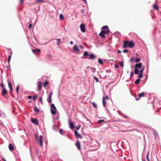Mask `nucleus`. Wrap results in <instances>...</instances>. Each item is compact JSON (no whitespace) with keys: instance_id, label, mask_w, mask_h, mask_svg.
<instances>
[{"instance_id":"e433bc0d","label":"nucleus","mask_w":161,"mask_h":161,"mask_svg":"<svg viewBox=\"0 0 161 161\" xmlns=\"http://www.w3.org/2000/svg\"><path fill=\"white\" fill-rule=\"evenodd\" d=\"M153 6L155 9L158 10V7L156 5V4H155L153 5Z\"/></svg>"},{"instance_id":"0eeeda50","label":"nucleus","mask_w":161,"mask_h":161,"mask_svg":"<svg viewBox=\"0 0 161 161\" xmlns=\"http://www.w3.org/2000/svg\"><path fill=\"white\" fill-rule=\"evenodd\" d=\"M31 121L32 123L36 125L39 124V121L36 119H31Z\"/></svg>"},{"instance_id":"f8f14e48","label":"nucleus","mask_w":161,"mask_h":161,"mask_svg":"<svg viewBox=\"0 0 161 161\" xmlns=\"http://www.w3.org/2000/svg\"><path fill=\"white\" fill-rule=\"evenodd\" d=\"M69 127L71 129H73L75 128V126L74 125L73 123L72 122H69Z\"/></svg>"},{"instance_id":"c85d7f7f","label":"nucleus","mask_w":161,"mask_h":161,"mask_svg":"<svg viewBox=\"0 0 161 161\" xmlns=\"http://www.w3.org/2000/svg\"><path fill=\"white\" fill-rule=\"evenodd\" d=\"M64 17L63 15L61 14L59 15V19L60 20H62L64 19Z\"/></svg>"},{"instance_id":"f704fd0d","label":"nucleus","mask_w":161,"mask_h":161,"mask_svg":"<svg viewBox=\"0 0 161 161\" xmlns=\"http://www.w3.org/2000/svg\"><path fill=\"white\" fill-rule=\"evenodd\" d=\"M91 71L93 73H94L96 71V69L93 68H91Z\"/></svg>"},{"instance_id":"2f4dec72","label":"nucleus","mask_w":161,"mask_h":161,"mask_svg":"<svg viewBox=\"0 0 161 161\" xmlns=\"http://www.w3.org/2000/svg\"><path fill=\"white\" fill-rule=\"evenodd\" d=\"M63 130L62 129H61L59 131V132L62 135H63L64 134V133L63 132Z\"/></svg>"},{"instance_id":"0e129e2a","label":"nucleus","mask_w":161,"mask_h":161,"mask_svg":"<svg viewBox=\"0 0 161 161\" xmlns=\"http://www.w3.org/2000/svg\"><path fill=\"white\" fill-rule=\"evenodd\" d=\"M79 46H80V48H81L83 49V47L81 45H79Z\"/></svg>"},{"instance_id":"a18cd8bd","label":"nucleus","mask_w":161,"mask_h":161,"mask_svg":"<svg viewBox=\"0 0 161 161\" xmlns=\"http://www.w3.org/2000/svg\"><path fill=\"white\" fill-rule=\"evenodd\" d=\"M36 52H38L39 53H40L41 52L40 50V49H36Z\"/></svg>"},{"instance_id":"49530a36","label":"nucleus","mask_w":161,"mask_h":161,"mask_svg":"<svg viewBox=\"0 0 161 161\" xmlns=\"http://www.w3.org/2000/svg\"><path fill=\"white\" fill-rule=\"evenodd\" d=\"M94 78L96 80L97 82H98V79L95 76H94Z\"/></svg>"},{"instance_id":"69168bd1","label":"nucleus","mask_w":161,"mask_h":161,"mask_svg":"<svg viewBox=\"0 0 161 161\" xmlns=\"http://www.w3.org/2000/svg\"><path fill=\"white\" fill-rule=\"evenodd\" d=\"M123 116H124V117L126 118H128V119L129 118V117H128L127 116L125 115H124Z\"/></svg>"},{"instance_id":"a878e982","label":"nucleus","mask_w":161,"mask_h":161,"mask_svg":"<svg viewBox=\"0 0 161 161\" xmlns=\"http://www.w3.org/2000/svg\"><path fill=\"white\" fill-rule=\"evenodd\" d=\"M99 36H101L102 37H103V38H104L105 37V35H104V34L102 32H101L99 34Z\"/></svg>"},{"instance_id":"3c124183","label":"nucleus","mask_w":161,"mask_h":161,"mask_svg":"<svg viewBox=\"0 0 161 161\" xmlns=\"http://www.w3.org/2000/svg\"><path fill=\"white\" fill-rule=\"evenodd\" d=\"M27 98L29 99H31L32 98V97L31 96H29L27 97Z\"/></svg>"},{"instance_id":"09e8293b","label":"nucleus","mask_w":161,"mask_h":161,"mask_svg":"<svg viewBox=\"0 0 161 161\" xmlns=\"http://www.w3.org/2000/svg\"><path fill=\"white\" fill-rule=\"evenodd\" d=\"M48 57V58H51L52 57V55L51 54H49L47 55Z\"/></svg>"},{"instance_id":"72a5a7b5","label":"nucleus","mask_w":161,"mask_h":161,"mask_svg":"<svg viewBox=\"0 0 161 161\" xmlns=\"http://www.w3.org/2000/svg\"><path fill=\"white\" fill-rule=\"evenodd\" d=\"M48 81H45L44 83H43V86H44V87H45L46 86V85H47L48 84Z\"/></svg>"},{"instance_id":"20e7f679","label":"nucleus","mask_w":161,"mask_h":161,"mask_svg":"<svg viewBox=\"0 0 161 161\" xmlns=\"http://www.w3.org/2000/svg\"><path fill=\"white\" fill-rule=\"evenodd\" d=\"M144 66H143L140 70L139 71V74L138 77L139 78H141L143 77V72L144 70Z\"/></svg>"},{"instance_id":"c03bdc74","label":"nucleus","mask_w":161,"mask_h":161,"mask_svg":"<svg viewBox=\"0 0 161 161\" xmlns=\"http://www.w3.org/2000/svg\"><path fill=\"white\" fill-rule=\"evenodd\" d=\"M134 75V73L132 71H131L130 73V77H132Z\"/></svg>"},{"instance_id":"ddd939ff","label":"nucleus","mask_w":161,"mask_h":161,"mask_svg":"<svg viewBox=\"0 0 161 161\" xmlns=\"http://www.w3.org/2000/svg\"><path fill=\"white\" fill-rule=\"evenodd\" d=\"M73 49L75 51L78 52L79 51V49L78 47L75 44L73 47Z\"/></svg>"},{"instance_id":"473e14b6","label":"nucleus","mask_w":161,"mask_h":161,"mask_svg":"<svg viewBox=\"0 0 161 161\" xmlns=\"http://www.w3.org/2000/svg\"><path fill=\"white\" fill-rule=\"evenodd\" d=\"M119 64L122 67H123L124 66V63L123 62H122V61H120L119 62Z\"/></svg>"},{"instance_id":"6ab92c4d","label":"nucleus","mask_w":161,"mask_h":161,"mask_svg":"<svg viewBox=\"0 0 161 161\" xmlns=\"http://www.w3.org/2000/svg\"><path fill=\"white\" fill-rule=\"evenodd\" d=\"M89 54L88 52L87 51H85L83 53V56L84 57H87V56L88 55H89Z\"/></svg>"},{"instance_id":"13d9d810","label":"nucleus","mask_w":161,"mask_h":161,"mask_svg":"<svg viewBox=\"0 0 161 161\" xmlns=\"http://www.w3.org/2000/svg\"><path fill=\"white\" fill-rule=\"evenodd\" d=\"M23 1L24 0H20V3L21 4H22L23 3Z\"/></svg>"},{"instance_id":"4be33fe9","label":"nucleus","mask_w":161,"mask_h":161,"mask_svg":"<svg viewBox=\"0 0 161 161\" xmlns=\"http://www.w3.org/2000/svg\"><path fill=\"white\" fill-rule=\"evenodd\" d=\"M58 126L54 125L53 127V129L55 130H57L58 128Z\"/></svg>"},{"instance_id":"c756f323","label":"nucleus","mask_w":161,"mask_h":161,"mask_svg":"<svg viewBox=\"0 0 161 161\" xmlns=\"http://www.w3.org/2000/svg\"><path fill=\"white\" fill-rule=\"evenodd\" d=\"M92 104L94 108H97V105L94 102H92Z\"/></svg>"},{"instance_id":"5701e85b","label":"nucleus","mask_w":161,"mask_h":161,"mask_svg":"<svg viewBox=\"0 0 161 161\" xmlns=\"http://www.w3.org/2000/svg\"><path fill=\"white\" fill-rule=\"evenodd\" d=\"M34 110L36 112H39L40 111V110L36 107H34Z\"/></svg>"},{"instance_id":"603ef678","label":"nucleus","mask_w":161,"mask_h":161,"mask_svg":"<svg viewBox=\"0 0 161 161\" xmlns=\"http://www.w3.org/2000/svg\"><path fill=\"white\" fill-rule=\"evenodd\" d=\"M123 52L124 53H126L128 52V51L127 50H124Z\"/></svg>"},{"instance_id":"b1692460","label":"nucleus","mask_w":161,"mask_h":161,"mask_svg":"<svg viewBox=\"0 0 161 161\" xmlns=\"http://www.w3.org/2000/svg\"><path fill=\"white\" fill-rule=\"evenodd\" d=\"M98 63L101 65H103V62L102 60L100 58H99L98 59Z\"/></svg>"},{"instance_id":"338daca9","label":"nucleus","mask_w":161,"mask_h":161,"mask_svg":"<svg viewBox=\"0 0 161 161\" xmlns=\"http://www.w3.org/2000/svg\"><path fill=\"white\" fill-rule=\"evenodd\" d=\"M59 116L58 115V117L56 118V119L57 120H58L59 119Z\"/></svg>"},{"instance_id":"5fc2aeb1","label":"nucleus","mask_w":161,"mask_h":161,"mask_svg":"<svg viewBox=\"0 0 161 161\" xmlns=\"http://www.w3.org/2000/svg\"><path fill=\"white\" fill-rule=\"evenodd\" d=\"M32 51L33 53H35L36 52V49H32Z\"/></svg>"},{"instance_id":"58836bf2","label":"nucleus","mask_w":161,"mask_h":161,"mask_svg":"<svg viewBox=\"0 0 161 161\" xmlns=\"http://www.w3.org/2000/svg\"><path fill=\"white\" fill-rule=\"evenodd\" d=\"M37 97V96L36 95H34L33 97V101H35Z\"/></svg>"},{"instance_id":"6e6d98bb","label":"nucleus","mask_w":161,"mask_h":161,"mask_svg":"<svg viewBox=\"0 0 161 161\" xmlns=\"http://www.w3.org/2000/svg\"><path fill=\"white\" fill-rule=\"evenodd\" d=\"M42 97H40L38 99V101H42Z\"/></svg>"},{"instance_id":"bf43d9fd","label":"nucleus","mask_w":161,"mask_h":161,"mask_svg":"<svg viewBox=\"0 0 161 161\" xmlns=\"http://www.w3.org/2000/svg\"><path fill=\"white\" fill-rule=\"evenodd\" d=\"M99 121L100 123H101L102 122H103L104 121V120H100V121Z\"/></svg>"},{"instance_id":"412c9836","label":"nucleus","mask_w":161,"mask_h":161,"mask_svg":"<svg viewBox=\"0 0 161 161\" xmlns=\"http://www.w3.org/2000/svg\"><path fill=\"white\" fill-rule=\"evenodd\" d=\"M101 29H105V30H108V29H109L107 25H105V26H103L101 28Z\"/></svg>"},{"instance_id":"2eb2a0df","label":"nucleus","mask_w":161,"mask_h":161,"mask_svg":"<svg viewBox=\"0 0 161 161\" xmlns=\"http://www.w3.org/2000/svg\"><path fill=\"white\" fill-rule=\"evenodd\" d=\"M8 84L9 86V88L10 90L11 91L13 90V88L12 87V86L10 82V81L8 80Z\"/></svg>"},{"instance_id":"4468645a","label":"nucleus","mask_w":161,"mask_h":161,"mask_svg":"<svg viewBox=\"0 0 161 161\" xmlns=\"http://www.w3.org/2000/svg\"><path fill=\"white\" fill-rule=\"evenodd\" d=\"M9 149L10 151H13L14 150V147L13 145L11 144L9 145Z\"/></svg>"},{"instance_id":"423d86ee","label":"nucleus","mask_w":161,"mask_h":161,"mask_svg":"<svg viewBox=\"0 0 161 161\" xmlns=\"http://www.w3.org/2000/svg\"><path fill=\"white\" fill-rule=\"evenodd\" d=\"M74 133L75 136H76V137L77 138H80V139L82 138V136L80 134H79L78 132L76 130H75L74 131Z\"/></svg>"},{"instance_id":"f3484780","label":"nucleus","mask_w":161,"mask_h":161,"mask_svg":"<svg viewBox=\"0 0 161 161\" xmlns=\"http://www.w3.org/2000/svg\"><path fill=\"white\" fill-rule=\"evenodd\" d=\"M101 32L104 34H108L109 32V29H108V30H107L106 31L102 30Z\"/></svg>"},{"instance_id":"680f3d73","label":"nucleus","mask_w":161,"mask_h":161,"mask_svg":"<svg viewBox=\"0 0 161 161\" xmlns=\"http://www.w3.org/2000/svg\"><path fill=\"white\" fill-rule=\"evenodd\" d=\"M70 43L71 45H73V42L72 41H70Z\"/></svg>"},{"instance_id":"774afa93","label":"nucleus","mask_w":161,"mask_h":161,"mask_svg":"<svg viewBox=\"0 0 161 161\" xmlns=\"http://www.w3.org/2000/svg\"><path fill=\"white\" fill-rule=\"evenodd\" d=\"M81 13H82V14L84 13V10H83V9H81Z\"/></svg>"},{"instance_id":"f257e3e1","label":"nucleus","mask_w":161,"mask_h":161,"mask_svg":"<svg viewBox=\"0 0 161 161\" xmlns=\"http://www.w3.org/2000/svg\"><path fill=\"white\" fill-rule=\"evenodd\" d=\"M142 67V63H139L136 64L135 66V69L134 71L135 74H138L139 73V70L138 69H141Z\"/></svg>"},{"instance_id":"6e6552de","label":"nucleus","mask_w":161,"mask_h":161,"mask_svg":"<svg viewBox=\"0 0 161 161\" xmlns=\"http://www.w3.org/2000/svg\"><path fill=\"white\" fill-rule=\"evenodd\" d=\"M76 147H77L78 150H80L81 148V146L80 142L78 140H77V142L75 144Z\"/></svg>"},{"instance_id":"864d4df0","label":"nucleus","mask_w":161,"mask_h":161,"mask_svg":"<svg viewBox=\"0 0 161 161\" xmlns=\"http://www.w3.org/2000/svg\"><path fill=\"white\" fill-rule=\"evenodd\" d=\"M48 101H51V96H49L48 98Z\"/></svg>"},{"instance_id":"9b49d317","label":"nucleus","mask_w":161,"mask_h":161,"mask_svg":"<svg viewBox=\"0 0 161 161\" xmlns=\"http://www.w3.org/2000/svg\"><path fill=\"white\" fill-rule=\"evenodd\" d=\"M89 57L88 58H87L92 59H94L95 58V57L94 54H93L91 53L89 55Z\"/></svg>"},{"instance_id":"37998d69","label":"nucleus","mask_w":161,"mask_h":161,"mask_svg":"<svg viewBox=\"0 0 161 161\" xmlns=\"http://www.w3.org/2000/svg\"><path fill=\"white\" fill-rule=\"evenodd\" d=\"M19 85H18L16 88V91L17 93L19 92Z\"/></svg>"},{"instance_id":"aec40b11","label":"nucleus","mask_w":161,"mask_h":161,"mask_svg":"<svg viewBox=\"0 0 161 161\" xmlns=\"http://www.w3.org/2000/svg\"><path fill=\"white\" fill-rule=\"evenodd\" d=\"M145 95V93L144 92H143L142 93H141L140 94H139L138 95V97H142L144 96V95Z\"/></svg>"},{"instance_id":"a19ab883","label":"nucleus","mask_w":161,"mask_h":161,"mask_svg":"<svg viewBox=\"0 0 161 161\" xmlns=\"http://www.w3.org/2000/svg\"><path fill=\"white\" fill-rule=\"evenodd\" d=\"M146 158L148 161H150V160L149 159V152H148L147 153V154L146 155Z\"/></svg>"},{"instance_id":"a211bd4d","label":"nucleus","mask_w":161,"mask_h":161,"mask_svg":"<svg viewBox=\"0 0 161 161\" xmlns=\"http://www.w3.org/2000/svg\"><path fill=\"white\" fill-rule=\"evenodd\" d=\"M38 87L39 91H40L42 88L41 81H39L38 82Z\"/></svg>"},{"instance_id":"ea45409f","label":"nucleus","mask_w":161,"mask_h":161,"mask_svg":"<svg viewBox=\"0 0 161 161\" xmlns=\"http://www.w3.org/2000/svg\"><path fill=\"white\" fill-rule=\"evenodd\" d=\"M81 126V125H77L76 127V129L77 130H79V129L80 128V127Z\"/></svg>"},{"instance_id":"393cba45","label":"nucleus","mask_w":161,"mask_h":161,"mask_svg":"<svg viewBox=\"0 0 161 161\" xmlns=\"http://www.w3.org/2000/svg\"><path fill=\"white\" fill-rule=\"evenodd\" d=\"M140 79H137L135 80V83L136 84H137L140 82Z\"/></svg>"},{"instance_id":"7c9ffc66","label":"nucleus","mask_w":161,"mask_h":161,"mask_svg":"<svg viewBox=\"0 0 161 161\" xmlns=\"http://www.w3.org/2000/svg\"><path fill=\"white\" fill-rule=\"evenodd\" d=\"M141 61L140 58H136L135 60V62L136 63H138Z\"/></svg>"},{"instance_id":"de8ad7c7","label":"nucleus","mask_w":161,"mask_h":161,"mask_svg":"<svg viewBox=\"0 0 161 161\" xmlns=\"http://www.w3.org/2000/svg\"><path fill=\"white\" fill-rule=\"evenodd\" d=\"M1 87L3 88V89H4V88H5L4 86L3 83L1 84Z\"/></svg>"},{"instance_id":"8fccbe9b","label":"nucleus","mask_w":161,"mask_h":161,"mask_svg":"<svg viewBox=\"0 0 161 161\" xmlns=\"http://www.w3.org/2000/svg\"><path fill=\"white\" fill-rule=\"evenodd\" d=\"M32 26V24H31L29 25V28H31Z\"/></svg>"},{"instance_id":"79ce46f5","label":"nucleus","mask_w":161,"mask_h":161,"mask_svg":"<svg viewBox=\"0 0 161 161\" xmlns=\"http://www.w3.org/2000/svg\"><path fill=\"white\" fill-rule=\"evenodd\" d=\"M103 105L104 107H106V101H103Z\"/></svg>"},{"instance_id":"39448f33","label":"nucleus","mask_w":161,"mask_h":161,"mask_svg":"<svg viewBox=\"0 0 161 161\" xmlns=\"http://www.w3.org/2000/svg\"><path fill=\"white\" fill-rule=\"evenodd\" d=\"M80 29L81 31L83 32H85V25L84 24H81L80 26Z\"/></svg>"},{"instance_id":"4d7b16f0","label":"nucleus","mask_w":161,"mask_h":161,"mask_svg":"<svg viewBox=\"0 0 161 161\" xmlns=\"http://www.w3.org/2000/svg\"><path fill=\"white\" fill-rule=\"evenodd\" d=\"M118 53H121L122 52L120 50H119L118 51Z\"/></svg>"},{"instance_id":"e2e57ef3","label":"nucleus","mask_w":161,"mask_h":161,"mask_svg":"<svg viewBox=\"0 0 161 161\" xmlns=\"http://www.w3.org/2000/svg\"><path fill=\"white\" fill-rule=\"evenodd\" d=\"M52 94H53V92H51L50 93V95H49V96H52Z\"/></svg>"},{"instance_id":"bb28decb","label":"nucleus","mask_w":161,"mask_h":161,"mask_svg":"<svg viewBox=\"0 0 161 161\" xmlns=\"http://www.w3.org/2000/svg\"><path fill=\"white\" fill-rule=\"evenodd\" d=\"M57 45L58 46L59 45L61 42V40L60 38H58L57 39Z\"/></svg>"},{"instance_id":"052dcab7","label":"nucleus","mask_w":161,"mask_h":161,"mask_svg":"<svg viewBox=\"0 0 161 161\" xmlns=\"http://www.w3.org/2000/svg\"><path fill=\"white\" fill-rule=\"evenodd\" d=\"M115 67L116 68H119V67L118 65H115Z\"/></svg>"},{"instance_id":"f03ea898","label":"nucleus","mask_w":161,"mask_h":161,"mask_svg":"<svg viewBox=\"0 0 161 161\" xmlns=\"http://www.w3.org/2000/svg\"><path fill=\"white\" fill-rule=\"evenodd\" d=\"M36 139L37 140V141L40 142V145L41 147H42L43 146V143H42V139H43V137L41 135H40L39 136V137H38L37 135H36Z\"/></svg>"},{"instance_id":"dca6fc26","label":"nucleus","mask_w":161,"mask_h":161,"mask_svg":"<svg viewBox=\"0 0 161 161\" xmlns=\"http://www.w3.org/2000/svg\"><path fill=\"white\" fill-rule=\"evenodd\" d=\"M128 42H124L123 46V47L124 48L127 47H128Z\"/></svg>"},{"instance_id":"cd10ccee","label":"nucleus","mask_w":161,"mask_h":161,"mask_svg":"<svg viewBox=\"0 0 161 161\" xmlns=\"http://www.w3.org/2000/svg\"><path fill=\"white\" fill-rule=\"evenodd\" d=\"M108 96H107L106 97H103L102 101H105L106 100H108Z\"/></svg>"},{"instance_id":"7ed1b4c3","label":"nucleus","mask_w":161,"mask_h":161,"mask_svg":"<svg viewBox=\"0 0 161 161\" xmlns=\"http://www.w3.org/2000/svg\"><path fill=\"white\" fill-rule=\"evenodd\" d=\"M56 108L53 103H52L51 105V111L52 114H55L56 113Z\"/></svg>"},{"instance_id":"4c0bfd02","label":"nucleus","mask_w":161,"mask_h":161,"mask_svg":"<svg viewBox=\"0 0 161 161\" xmlns=\"http://www.w3.org/2000/svg\"><path fill=\"white\" fill-rule=\"evenodd\" d=\"M44 1L43 0H36V3H43Z\"/></svg>"},{"instance_id":"9d476101","label":"nucleus","mask_w":161,"mask_h":161,"mask_svg":"<svg viewBox=\"0 0 161 161\" xmlns=\"http://www.w3.org/2000/svg\"><path fill=\"white\" fill-rule=\"evenodd\" d=\"M7 94V90L5 89V88H4V89H3L2 92V94L3 96H4L6 95Z\"/></svg>"},{"instance_id":"c9c22d12","label":"nucleus","mask_w":161,"mask_h":161,"mask_svg":"<svg viewBox=\"0 0 161 161\" xmlns=\"http://www.w3.org/2000/svg\"><path fill=\"white\" fill-rule=\"evenodd\" d=\"M11 57V55H10L8 57V64H9V63H10V61Z\"/></svg>"},{"instance_id":"1a4fd4ad","label":"nucleus","mask_w":161,"mask_h":161,"mask_svg":"<svg viewBox=\"0 0 161 161\" xmlns=\"http://www.w3.org/2000/svg\"><path fill=\"white\" fill-rule=\"evenodd\" d=\"M128 47H132L134 45V43L133 41L128 42Z\"/></svg>"}]
</instances>
